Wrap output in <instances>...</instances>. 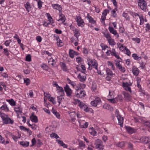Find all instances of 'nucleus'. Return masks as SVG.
Instances as JSON below:
<instances>
[{
	"instance_id": "obj_1",
	"label": "nucleus",
	"mask_w": 150,
	"mask_h": 150,
	"mask_svg": "<svg viewBox=\"0 0 150 150\" xmlns=\"http://www.w3.org/2000/svg\"><path fill=\"white\" fill-rule=\"evenodd\" d=\"M0 117L2 119V122L4 124H12L14 122L13 120H12L8 115L5 114L4 113H0Z\"/></svg>"
},
{
	"instance_id": "obj_28",
	"label": "nucleus",
	"mask_w": 150,
	"mask_h": 150,
	"mask_svg": "<svg viewBox=\"0 0 150 150\" xmlns=\"http://www.w3.org/2000/svg\"><path fill=\"white\" fill-rule=\"evenodd\" d=\"M109 45L111 46H114L115 45L116 43L115 41L114 40L111 38L110 39H109L108 40H107Z\"/></svg>"
},
{
	"instance_id": "obj_13",
	"label": "nucleus",
	"mask_w": 150,
	"mask_h": 150,
	"mask_svg": "<svg viewBox=\"0 0 150 150\" xmlns=\"http://www.w3.org/2000/svg\"><path fill=\"white\" fill-rule=\"evenodd\" d=\"M110 33L113 34L115 36H116L117 38L119 37V35L117 33L116 30H115L112 27L109 26L108 28Z\"/></svg>"
},
{
	"instance_id": "obj_23",
	"label": "nucleus",
	"mask_w": 150,
	"mask_h": 150,
	"mask_svg": "<svg viewBox=\"0 0 150 150\" xmlns=\"http://www.w3.org/2000/svg\"><path fill=\"white\" fill-rule=\"evenodd\" d=\"M0 109L5 112H7L9 111V109L7 107V105L6 104L3 105L0 107Z\"/></svg>"
},
{
	"instance_id": "obj_48",
	"label": "nucleus",
	"mask_w": 150,
	"mask_h": 150,
	"mask_svg": "<svg viewBox=\"0 0 150 150\" xmlns=\"http://www.w3.org/2000/svg\"><path fill=\"white\" fill-rule=\"evenodd\" d=\"M104 36L107 38V40H108L109 39H110L112 38L110 35L108 33H104Z\"/></svg>"
},
{
	"instance_id": "obj_7",
	"label": "nucleus",
	"mask_w": 150,
	"mask_h": 150,
	"mask_svg": "<svg viewBox=\"0 0 150 150\" xmlns=\"http://www.w3.org/2000/svg\"><path fill=\"white\" fill-rule=\"evenodd\" d=\"M64 90L68 97H71L73 94L72 91L68 85H66L64 88Z\"/></svg>"
},
{
	"instance_id": "obj_62",
	"label": "nucleus",
	"mask_w": 150,
	"mask_h": 150,
	"mask_svg": "<svg viewBox=\"0 0 150 150\" xmlns=\"http://www.w3.org/2000/svg\"><path fill=\"white\" fill-rule=\"evenodd\" d=\"M81 67L83 71H81L82 73H84L86 71V68L85 66L83 65H81Z\"/></svg>"
},
{
	"instance_id": "obj_61",
	"label": "nucleus",
	"mask_w": 150,
	"mask_h": 150,
	"mask_svg": "<svg viewBox=\"0 0 150 150\" xmlns=\"http://www.w3.org/2000/svg\"><path fill=\"white\" fill-rule=\"evenodd\" d=\"M61 96H60L57 97V100L58 102L59 103V105L60 104L61 100H62V99H63V98Z\"/></svg>"
},
{
	"instance_id": "obj_42",
	"label": "nucleus",
	"mask_w": 150,
	"mask_h": 150,
	"mask_svg": "<svg viewBox=\"0 0 150 150\" xmlns=\"http://www.w3.org/2000/svg\"><path fill=\"white\" fill-rule=\"evenodd\" d=\"M80 125L81 128H86L88 127V122H85L84 124H83V125L81 124V123H80Z\"/></svg>"
},
{
	"instance_id": "obj_31",
	"label": "nucleus",
	"mask_w": 150,
	"mask_h": 150,
	"mask_svg": "<svg viewBox=\"0 0 150 150\" xmlns=\"http://www.w3.org/2000/svg\"><path fill=\"white\" fill-rule=\"evenodd\" d=\"M25 6L26 10L29 12L31 10V7L29 2H27L25 4Z\"/></svg>"
},
{
	"instance_id": "obj_63",
	"label": "nucleus",
	"mask_w": 150,
	"mask_h": 150,
	"mask_svg": "<svg viewBox=\"0 0 150 150\" xmlns=\"http://www.w3.org/2000/svg\"><path fill=\"white\" fill-rule=\"evenodd\" d=\"M130 14L131 16H132L133 17L134 16H139V15L138 14L136 13L135 12H131L130 13Z\"/></svg>"
},
{
	"instance_id": "obj_39",
	"label": "nucleus",
	"mask_w": 150,
	"mask_h": 150,
	"mask_svg": "<svg viewBox=\"0 0 150 150\" xmlns=\"http://www.w3.org/2000/svg\"><path fill=\"white\" fill-rule=\"evenodd\" d=\"M69 55L70 57L73 58L74 57V51L73 50L70 49L69 50Z\"/></svg>"
},
{
	"instance_id": "obj_40",
	"label": "nucleus",
	"mask_w": 150,
	"mask_h": 150,
	"mask_svg": "<svg viewBox=\"0 0 150 150\" xmlns=\"http://www.w3.org/2000/svg\"><path fill=\"white\" fill-rule=\"evenodd\" d=\"M132 57H133L134 59L137 60L140 59H141V57H138L136 54H133L132 55Z\"/></svg>"
},
{
	"instance_id": "obj_53",
	"label": "nucleus",
	"mask_w": 150,
	"mask_h": 150,
	"mask_svg": "<svg viewBox=\"0 0 150 150\" xmlns=\"http://www.w3.org/2000/svg\"><path fill=\"white\" fill-rule=\"evenodd\" d=\"M24 82L26 83V85H28L30 83V80L29 79L25 78L24 79Z\"/></svg>"
},
{
	"instance_id": "obj_3",
	"label": "nucleus",
	"mask_w": 150,
	"mask_h": 150,
	"mask_svg": "<svg viewBox=\"0 0 150 150\" xmlns=\"http://www.w3.org/2000/svg\"><path fill=\"white\" fill-rule=\"evenodd\" d=\"M86 95V92L84 90H80L76 89L75 95L74 96L77 98H81L84 97Z\"/></svg>"
},
{
	"instance_id": "obj_60",
	"label": "nucleus",
	"mask_w": 150,
	"mask_h": 150,
	"mask_svg": "<svg viewBox=\"0 0 150 150\" xmlns=\"http://www.w3.org/2000/svg\"><path fill=\"white\" fill-rule=\"evenodd\" d=\"M19 127L20 129H21V130H23L24 131H28V129L25 128L24 126H20Z\"/></svg>"
},
{
	"instance_id": "obj_4",
	"label": "nucleus",
	"mask_w": 150,
	"mask_h": 150,
	"mask_svg": "<svg viewBox=\"0 0 150 150\" xmlns=\"http://www.w3.org/2000/svg\"><path fill=\"white\" fill-rule=\"evenodd\" d=\"M77 102L80 108L86 112H88L89 111V109L87 105L81 102L79 100H77Z\"/></svg>"
},
{
	"instance_id": "obj_15",
	"label": "nucleus",
	"mask_w": 150,
	"mask_h": 150,
	"mask_svg": "<svg viewBox=\"0 0 150 150\" xmlns=\"http://www.w3.org/2000/svg\"><path fill=\"white\" fill-rule=\"evenodd\" d=\"M124 95L125 99L127 101H130L132 100V96L127 93H124Z\"/></svg>"
},
{
	"instance_id": "obj_43",
	"label": "nucleus",
	"mask_w": 150,
	"mask_h": 150,
	"mask_svg": "<svg viewBox=\"0 0 150 150\" xmlns=\"http://www.w3.org/2000/svg\"><path fill=\"white\" fill-rule=\"evenodd\" d=\"M140 20V25H141L143 24L144 22V20L142 15L139 16Z\"/></svg>"
},
{
	"instance_id": "obj_59",
	"label": "nucleus",
	"mask_w": 150,
	"mask_h": 150,
	"mask_svg": "<svg viewBox=\"0 0 150 150\" xmlns=\"http://www.w3.org/2000/svg\"><path fill=\"white\" fill-rule=\"evenodd\" d=\"M120 50L122 51H123V50H125L127 48L126 47L123 46V45H121V46L119 48Z\"/></svg>"
},
{
	"instance_id": "obj_49",
	"label": "nucleus",
	"mask_w": 150,
	"mask_h": 150,
	"mask_svg": "<svg viewBox=\"0 0 150 150\" xmlns=\"http://www.w3.org/2000/svg\"><path fill=\"white\" fill-rule=\"evenodd\" d=\"M51 62H52V63H51V64L52 66L54 67L56 63V62H55L54 60L52 58H50V60L48 61V63H50Z\"/></svg>"
},
{
	"instance_id": "obj_33",
	"label": "nucleus",
	"mask_w": 150,
	"mask_h": 150,
	"mask_svg": "<svg viewBox=\"0 0 150 150\" xmlns=\"http://www.w3.org/2000/svg\"><path fill=\"white\" fill-rule=\"evenodd\" d=\"M52 112L57 118H59L60 116L59 114L56 110H54L53 108H52Z\"/></svg>"
},
{
	"instance_id": "obj_35",
	"label": "nucleus",
	"mask_w": 150,
	"mask_h": 150,
	"mask_svg": "<svg viewBox=\"0 0 150 150\" xmlns=\"http://www.w3.org/2000/svg\"><path fill=\"white\" fill-rule=\"evenodd\" d=\"M103 108L107 110H113V108L107 104H105L103 106Z\"/></svg>"
},
{
	"instance_id": "obj_11",
	"label": "nucleus",
	"mask_w": 150,
	"mask_h": 150,
	"mask_svg": "<svg viewBox=\"0 0 150 150\" xmlns=\"http://www.w3.org/2000/svg\"><path fill=\"white\" fill-rule=\"evenodd\" d=\"M138 5L142 10H144L146 7V4L144 0H139Z\"/></svg>"
},
{
	"instance_id": "obj_12",
	"label": "nucleus",
	"mask_w": 150,
	"mask_h": 150,
	"mask_svg": "<svg viewBox=\"0 0 150 150\" xmlns=\"http://www.w3.org/2000/svg\"><path fill=\"white\" fill-rule=\"evenodd\" d=\"M127 82H123L122 86L124 88V89L127 91H128L130 93L132 92V90L131 88L129 87L130 86Z\"/></svg>"
},
{
	"instance_id": "obj_45",
	"label": "nucleus",
	"mask_w": 150,
	"mask_h": 150,
	"mask_svg": "<svg viewBox=\"0 0 150 150\" xmlns=\"http://www.w3.org/2000/svg\"><path fill=\"white\" fill-rule=\"evenodd\" d=\"M90 130H91L92 131H100V129L97 126L93 127H91L90 128Z\"/></svg>"
},
{
	"instance_id": "obj_54",
	"label": "nucleus",
	"mask_w": 150,
	"mask_h": 150,
	"mask_svg": "<svg viewBox=\"0 0 150 150\" xmlns=\"http://www.w3.org/2000/svg\"><path fill=\"white\" fill-rule=\"evenodd\" d=\"M42 2L41 1V0H38V8H39L40 9L42 7Z\"/></svg>"
},
{
	"instance_id": "obj_56",
	"label": "nucleus",
	"mask_w": 150,
	"mask_h": 150,
	"mask_svg": "<svg viewBox=\"0 0 150 150\" xmlns=\"http://www.w3.org/2000/svg\"><path fill=\"white\" fill-rule=\"evenodd\" d=\"M26 60L28 62H30L31 61V57L30 54H28L26 56Z\"/></svg>"
},
{
	"instance_id": "obj_52",
	"label": "nucleus",
	"mask_w": 150,
	"mask_h": 150,
	"mask_svg": "<svg viewBox=\"0 0 150 150\" xmlns=\"http://www.w3.org/2000/svg\"><path fill=\"white\" fill-rule=\"evenodd\" d=\"M122 16L123 17L126 19V20H129V16L127 13H123Z\"/></svg>"
},
{
	"instance_id": "obj_24",
	"label": "nucleus",
	"mask_w": 150,
	"mask_h": 150,
	"mask_svg": "<svg viewBox=\"0 0 150 150\" xmlns=\"http://www.w3.org/2000/svg\"><path fill=\"white\" fill-rule=\"evenodd\" d=\"M80 35V34L79 30L77 29H75L74 32V36L77 38V40H76V41L79 40L78 37Z\"/></svg>"
},
{
	"instance_id": "obj_26",
	"label": "nucleus",
	"mask_w": 150,
	"mask_h": 150,
	"mask_svg": "<svg viewBox=\"0 0 150 150\" xmlns=\"http://www.w3.org/2000/svg\"><path fill=\"white\" fill-rule=\"evenodd\" d=\"M54 37L56 38L57 39V44L58 46L59 47L62 46L63 45L62 42V40L59 39V37L58 36L55 37V35H54Z\"/></svg>"
},
{
	"instance_id": "obj_18",
	"label": "nucleus",
	"mask_w": 150,
	"mask_h": 150,
	"mask_svg": "<svg viewBox=\"0 0 150 150\" xmlns=\"http://www.w3.org/2000/svg\"><path fill=\"white\" fill-rule=\"evenodd\" d=\"M56 141L59 145L62 146L63 148H67L68 145L64 143L62 141L59 139H57Z\"/></svg>"
},
{
	"instance_id": "obj_57",
	"label": "nucleus",
	"mask_w": 150,
	"mask_h": 150,
	"mask_svg": "<svg viewBox=\"0 0 150 150\" xmlns=\"http://www.w3.org/2000/svg\"><path fill=\"white\" fill-rule=\"evenodd\" d=\"M132 40H133V41L136 42L137 43H139L140 41V39L139 38H132Z\"/></svg>"
},
{
	"instance_id": "obj_2",
	"label": "nucleus",
	"mask_w": 150,
	"mask_h": 150,
	"mask_svg": "<svg viewBox=\"0 0 150 150\" xmlns=\"http://www.w3.org/2000/svg\"><path fill=\"white\" fill-rule=\"evenodd\" d=\"M96 148L98 150H102L104 149V146L103 145V142L100 140L98 139L95 143Z\"/></svg>"
},
{
	"instance_id": "obj_21",
	"label": "nucleus",
	"mask_w": 150,
	"mask_h": 150,
	"mask_svg": "<svg viewBox=\"0 0 150 150\" xmlns=\"http://www.w3.org/2000/svg\"><path fill=\"white\" fill-rule=\"evenodd\" d=\"M132 71L133 74L134 75L137 76L139 73V71L138 69L134 67H133Z\"/></svg>"
},
{
	"instance_id": "obj_22",
	"label": "nucleus",
	"mask_w": 150,
	"mask_h": 150,
	"mask_svg": "<svg viewBox=\"0 0 150 150\" xmlns=\"http://www.w3.org/2000/svg\"><path fill=\"white\" fill-rule=\"evenodd\" d=\"M57 90L58 91V92L59 93L61 96H62L64 94V90L62 87H58L57 88Z\"/></svg>"
},
{
	"instance_id": "obj_34",
	"label": "nucleus",
	"mask_w": 150,
	"mask_h": 150,
	"mask_svg": "<svg viewBox=\"0 0 150 150\" xmlns=\"http://www.w3.org/2000/svg\"><path fill=\"white\" fill-rule=\"evenodd\" d=\"M117 59H119V60L118 61L115 60V62H116L115 65L117 67V68H118L120 67V66H122L120 64V62H121L122 59L120 57L119 58Z\"/></svg>"
},
{
	"instance_id": "obj_44",
	"label": "nucleus",
	"mask_w": 150,
	"mask_h": 150,
	"mask_svg": "<svg viewBox=\"0 0 150 150\" xmlns=\"http://www.w3.org/2000/svg\"><path fill=\"white\" fill-rule=\"evenodd\" d=\"M47 98L49 100L52 102L53 104H55L56 103V102L54 98L52 97H50V96H48Z\"/></svg>"
},
{
	"instance_id": "obj_17",
	"label": "nucleus",
	"mask_w": 150,
	"mask_h": 150,
	"mask_svg": "<svg viewBox=\"0 0 150 150\" xmlns=\"http://www.w3.org/2000/svg\"><path fill=\"white\" fill-rule=\"evenodd\" d=\"M117 120L118 121V124L120 125L121 127H122L123 125V123L124 119L121 115L117 116Z\"/></svg>"
},
{
	"instance_id": "obj_10",
	"label": "nucleus",
	"mask_w": 150,
	"mask_h": 150,
	"mask_svg": "<svg viewBox=\"0 0 150 150\" xmlns=\"http://www.w3.org/2000/svg\"><path fill=\"white\" fill-rule=\"evenodd\" d=\"M14 111L17 114V116L18 118H20L19 117V114H21L22 113L23 109L21 107L19 106H17L14 108Z\"/></svg>"
},
{
	"instance_id": "obj_37",
	"label": "nucleus",
	"mask_w": 150,
	"mask_h": 150,
	"mask_svg": "<svg viewBox=\"0 0 150 150\" xmlns=\"http://www.w3.org/2000/svg\"><path fill=\"white\" fill-rule=\"evenodd\" d=\"M106 71L107 75L108 76H112L114 75V74L113 73L112 71L110 70V69L108 68L106 69Z\"/></svg>"
},
{
	"instance_id": "obj_64",
	"label": "nucleus",
	"mask_w": 150,
	"mask_h": 150,
	"mask_svg": "<svg viewBox=\"0 0 150 150\" xmlns=\"http://www.w3.org/2000/svg\"><path fill=\"white\" fill-rule=\"evenodd\" d=\"M150 30V25L149 23L146 24V31H148Z\"/></svg>"
},
{
	"instance_id": "obj_41",
	"label": "nucleus",
	"mask_w": 150,
	"mask_h": 150,
	"mask_svg": "<svg viewBox=\"0 0 150 150\" xmlns=\"http://www.w3.org/2000/svg\"><path fill=\"white\" fill-rule=\"evenodd\" d=\"M125 128L127 131H135L134 129L129 126H125Z\"/></svg>"
},
{
	"instance_id": "obj_55",
	"label": "nucleus",
	"mask_w": 150,
	"mask_h": 150,
	"mask_svg": "<svg viewBox=\"0 0 150 150\" xmlns=\"http://www.w3.org/2000/svg\"><path fill=\"white\" fill-rule=\"evenodd\" d=\"M115 99H108V100L112 103H115L117 102V100H115Z\"/></svg>"
},
{
	"instance_id": "obj_47",
	"label": "nucleus",
	"mask_w": 150,
	"mask_h": 150,
	"mask_svg": "<svg viewBox=\"0 0 150 150\" xmlns=\"http://www.w3.org/2000/svg\"><path fill=\"white\" fill-rule=\"evenodd\" d=\"M10 51H8L7 49H4V53L5 54V55L8 57L9 56V52Z\"/></svg>"
},
{
	"instance_id": "obj_19",
	"label": "nucleus",
	"mask_w": 150,
	"mask_h": 150,
	"mask_svg": "<svg viewBox=\"0 0 150 150\" xmlns=\"http://www.w3.org/2000/svg\"><path fill=\"white\" fill-rule=\"evenodd\" d=\"M78 78L79 79V81L82 82L85 81L86 79V76H82L80 74H78Z\"/></svg>"
},
{
	"instance_id": "obj_25",
	"label": "nucleus",
	"mask_w": 150,
	"mask_h": 150,
	"mask_svg": "<svg viewBox=\"0 0 150 150\" xmlns=\"http://www.w3.org/2000/svg\"><path fill=\"white\" fill-rule=\"evenodd\" d=\"M78 144L79 148L81 149L82 148H84L85 147L86 145L83 141L79 140H78Z\"/></svg>"
},
{
	"instance_id": "obj_8",
	"label": "nucleus",
	"mask_w": 150,
	"mask_h": 150,
	"mask_svg": "<svg viewBox=\"0 0 150 150\" xmlns=\"http://www.w3.org/2000/svg\"><path fill=\"white\" fill-rule=\"evenodd\" d=\"M76 20L79 26L82 27L84 26V21L80 16H76Z\"/></svg>"
},
{
	"instance_id": "obj_50",
	"label": "nucleus",
	"mask_w": 150,
	"mask_h": 150,
	"mask_svg": "<svg viewBox=\"0 0 150 150\" xmlns=\"http://www.w3.org/2000/svg\"><path fill=\"white\" fill-rule=\"evenodd\" d=\"M67 80L68 82V83L71 85L73 87H74V86L76 85L75 83L73 81H71L69 78H67Z\"/></svg>"
},
{
	"instance_id": "obj_5",
	"label": "nucleus",
	"mask_w": 150,
	"mask_h": 150,
	"mask_svg": "<svg viewBox=\"0 0 150 150\" xmlns=\"http://www.w3.org/2000/svg\"><path fill=\"white\" fill-rule=\"evenodd\" d=\"M106 53L107 56H110L111 54V55L115 57L117 59L120 58L118 54L116 52L115 49H112V50H108Z\"/></svg>"
},
{
	"instance_id": "obj_6",
	"label": "nucleus",
	"mask_w": 150,
	"mask_h": 150,
	"mask_svg": "<svg viewBox=\"0 0 150 150\" xmlns=\"http://www.w3.org/2000/svg\"><path fill=\"white\" fill-rule=\"evenodd\" d=\"M90 62H88V64L89 66L90 67L91 65V67L93 68H94L95 69H97L98 66V64L97 61L95 59H90L89 60Z\"/></svg>"
},
{
	"instance_id": "obj_27",
	"label": "nucleus",
	"mask_w": 150,
	"mask_h": 150,
	"mask_svg": "<svg viewBox=\"0 0 150 150\" xmlns=\"http://www.w3.org/2000/svg\"><path fill=\"white\" fill-rule=\"evenodd\" d=\"M18 143L20 145L24 147H28L29 145V142H27L22 141L19 142Z\"/></svg>"
},
{
	"instance_id": "obj_20",
	"label": "nucleus",
	"mask_w": 150,
	"mask_h": 150,
	"mask_svg": "<svg viewBox=\"0 0 150 150\" xmlns=\"http://www.w3.org/2000/svg\"><path fill=\"white\" fill-rule=\"evenodd\" d=\"M31 121L35 123H37L38 121V120L37 117L33 114H32L30 117Z\"/></svg>"
},
{
	"instance_id": "obj_9",
	"label": "nucleus",
	"mask_w": 150,
	"mask_h": 150,
	"mask_svg": "<svg viewBox=\"0 0 150 150\" xmlns=\"http://www.w3.org/2000/svg\"><path fill=\"white\" fill-rule=\"evenodd\" d=\"M101 103V100L99 97H96L95 99L91 102V104L94 107H96L98 105L100 104Z\"/></svg>"
},
{
	"instance_id": "obj_16",
	"label": "nucleus",
	"mask_w": 150,
	"mask_h": 150,
	"mask_svg": "<svg viewBox=\"0 0 150 150\" xmlns=\"http://www.w3.org/2000/svg\"><path fill=\"white\" fill-rule=\"evenodd\" d=\"M87 18L90 23L92 24H95L96 23V21L94 20L91 16H90L89 14H88Z\"/></svg>"
},
{
	"instance_id": "obj_38",
	"label": "nucleus",
	"mask_w": 150,
	"mask_h": 150,
	"mask_svg": "<svg viewBox=\"0 0 150 150\" xmlns=\"http://www.w3.org/2000/svg\"><path fill=\"white\" fill-rule=\"evenodd\" d=\"M125 143L124 142H122L116 144V145L117 146L122 148L125 146Z\"/></svg>"
},
{
	"instance_id": "obj_32",
	"label": "nucleus",
	"mask_w": 150,
	"mask_h": 150,
	"mask_svg": "<svg viewBox=\"0 0 150 150\" xmlns=\"http://www.w3.org/2000/svg\"><path fill=\"white\" fill-rule=\"evenodd\" d=\"M59 19L58 20V21H61L62 22H65V18L64 14L62 13H61L59 15Z\"/></svg>"
},
{
	"instance_id": "obj_30",
	"label": "nucleus",
	"mask_w": 150,
	"mask_h": 150,
	"mask_svg": "<svg viewBox=\"0 0 150 150\" xmlns=\"http://www.w3.org/2000/svg\"><path fill=\"white\" fill-rule=\"evenodd\" d=\"M149 138L148 137H142L141 139V140L145 144H147L149 142Z\"/></svg>"
},
{
	"instance_id": "obj_46",
	"label": "nucleus",
	"mask_w": 150,
	"mask_h": 150,
	"mask_svg": "<svg viewBox=\"0 0 150 150\" xmlns=\"http://www.w3.org/2000/svg\"><path fill=\"white\" fill-rule=\"evenodd\" d=\"M61 67L63 71H66L67 69L65 64L64 63H61Z\"/></svg>"
},
{
	"instance_id": "obj_36",
	"label": "nucleus",
	"mask_w": 150,
	"mask_h": 150,
	"mask_svg": "<svg viewBox=\"0 0 150 150\" xmlns=\"http://www.w3.org/2000/svg\"><path fill=\"white\" fill-rule=\"evenodd\" d=\"M6 100L9 102L11 105L15 106L16 105V102L13 99H11L10 100Z\"/></svg>"
},
{
	"instance_id": "obj_29",
	"label": "nucleus",
	"mask_w": 150,
	"mask_h": 150,
	"mask_svg": "<svg viewBox=\"0 0 150 150\" xmlns=\"http://www.w3.org/2000/svg\"><path fill=\"white\" fill-rule=\"evenodd\" d=\"M117 10V9L116 8L111 11V15L113 17L115 18L117 17V14L116 12Z\"/></svg>"
},
{
	"instance_id": "obj_51",
	"label": "nucleus",
	"mask_w": 150,
	"mask_h": 150,
	"mask_svg": "<svg viewBox=\"0 0 150 150\" xmlns=\"http://www.w3.org/2000/svg\"><path fill=\"white\" fill-rule=\"evenodd\" d=\"M21 135L20 134H18L17 136H15L13 135L12 136V138L15 141H16L17 139L18 138H20Z\"/></svg>"
},
{
	"instance_id": "obj_14",
	"label": "nucleus",
	"mask_w": 150,
	"mask_h": 150,
	"mask_svg": "<svg viewBox=\"0 0 150 150\" xmlns=\"http://www.w3.org/2000/svg\"><path fill=\"white\" fill-rule=\"evenodd\" d=\"M52 6L54 9L58 10L60 13L61 11L62 8L61 6L59 4H52Z\"/></svg>"
},
{
	"instance_id": "obj_58",
	"label": "nucleus",
	"mask_w": 150,
	"mask_h": 150,
	"mask_svg": "<svg viewBox=\"0 0 150 150\" xmlns=\"http://www.w3.org/2000/svg\"><path fill=\"white\" fill-rule=\"evenodd\" d=\"M118 69H119L120 71L123 72H125V68L122 67V66H120V67H119Z\"/></svg>"
}]
</instances>
